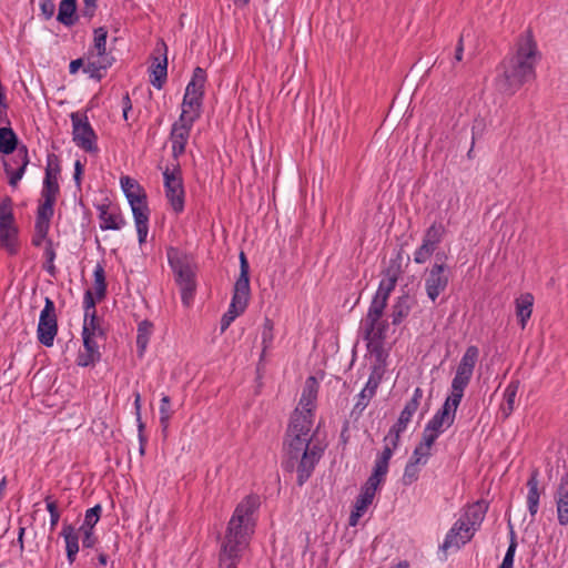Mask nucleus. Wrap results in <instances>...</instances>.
<instances>
[{"label":"nucleus","mask_w":568,"mask_h":568,"mask_svg":"<svg viewBox=\"0 0 568 568\" xmlns=\"http://www.w3.org/2000/svg\"><path fill=\"white\" fill-rule=\"evenodd\" d=\"M385 446L381 455L376 458L374 467L379 468L383 471H388V463L393 456V452L398 445H393L388 439V434L384 438Z\"/></svg>","instance_id":"obj_34"},{"label":"nucleus","mask_w":568,"mask_h":568,"mask_svg":"<svg viewBox=\"0 0 568 568\" xmlns=\"http://www.w3.org/2000/svg\"><path fill=\"white\" fill-rule=\"evenodd\" d=\"M61 536L65 541L68 561L73 564L79 551V532L72 525L64 524L62 527Z\"/></svg>","instance_id":"obj_27"},{"label":"nucleus","mask_w":568,"mask_h":568,"mask_svg":"<svg viewBox=\"0 0 568 568\" xmlns=\"http://www.w3.org/2000/svg\"><path fill=\"white\" fill-rule=\"evenodd\" d=\"M196 121V114H180L176 122L173 123L170 140L172 142V154L175 159L185 152V146L190 138L193 123Z\"/></svg>","instance_id":"obj_13"},{"label":"nucleus","mask_w":568,"mask_h":568,"mask_svg":"<svg viewBox=\"0 0 568 568\" xmlns=\"http://www.w3.org/2000/svg\"><path fill=\"white\" fill-rule=\"evenodd\" d=\"M436 248L437 246H434L422 241V244L414 252V262L417 264L426 263L434 254Z\"/></svg>","instance_id":"obj_44"},{"label":"nucleus","mask_w":568,"mask_h":568,"mask_svg":"<svg viewBox=\"0 0 568 568\" xmlns=\"http://www.w3.org/2000/svg\"><path fill=\"white\" fill-rule=\"evenodd\" d=\"M83 65L82 59H75L70 62L69 71L71 74H74L79 71V69Z\"/></svg>","instance_id":"obj_64"},{"label":"nucleus","mask_w":568,"mask_h":568,"mask_svg":"<svg viewBox=\"0 0 568 568\" xmlns=\"http://www.w3.org/2000/svg\"><path fill=\"white\" fill-rule=\"evenodd\" d=\"M18 139L11 128H0V152L12 154L17 151Z\"/></svg>","instance_id":"obj_33"},{"label":"nucleus","mask_w":568,"mask_h":568,"mask_svg":"<svg viewBox=\"0 0 568 568\" xmlns=\"http://www.w3.org/2000/svg\"><path fill=\"white\" fill-rule=\"evenodd\" d=\"M445 234V227L442 224L433 223L424 233L423 242L438 246Z\"/></svg>","instance_id":"obj_38"},{"label":"nucleus","mask_w":568,"mask_h":568,"mask_svg":"<svg viewBox=\"0 0 568 568\" xmlns=\"http://www.w3.org/2000/svg\"><path fill=\"white\" fill-rule=\"evenodd\" d=\"M418 466H419L418 464H415V463L408 460V463L405 466L404 474L402 477L403 485L410 486L418 479V476H419V467Z\"/></svg>","instance_id":"obj_47"},{"label":"nucleus","mask_w":568,"mask_h":568,"mask_svg":"<svg viewBox=\"0 0 568 568\" xmlns=\"http://www.w3.org/2000/svg\"><path fill=\"white\" fill-rule=\"evenodd\" d=\"M382 376L374 369L368 377L365 387L357 396V402L354 405V410L362 413L369 404L371 399L376 394V389L381 383Z\"/></svg>","instance_id":"obj_24"},{"label":"nucleus","mask_w":568,"mask_h":568,"mask_svg":"<svg viewBox=\"0 0 568 568\" xmlns=\"http://www.w3.org/2000/svg\"><path fill=\"white\" fill-rule=\"evenodd\" d=\"M262 338V354L261 357H264L266 351L272 347L274 341V323L270 318H265L262 325L261 332Z\"/></svg>","instance_id":"obj_37"},{"label":"nucleus","mask_w":568,"mask_h":568,"mask_svg":"<svg viewBox=\"0 0 568 568\" xmlns=\"http://www.w3.org/2000/svg\"><path fill=\"white\" fill-rule=\"evenodd\" d=\"M78 532H79V536L81 535V537H82L83 547L92 548L95 545L97 538L94 536L93 529L79 528Z\"/></svg>","instance_id":"obj_57"},{"label":"nucleus","mask_w":568,"mask_h":568,"mask_svg":"<svg viewBox=\"0 0 568 568\" xmlns=\"http://www.w3.org/2000/svg\"><path fill=\"white\" fill-rule=\"evenodd\" d=\"M120 184L131 206L132 214L149 211L146 194L134 179L128 175L121 176Z\"/></svg>","instance_id":"obj_16"},{"label":"nucleus","mask_w":568,"mask_h":568,"mask_svg":"<svg viewBox=\"0 0 568 568\" xmlns=\"http://www.w3.org/2000/svg\"><path fill=\"white\" fill-rule=\"evenodd\" d=\"M165 196L175 213L184 210V187L179 168L166 169L163 172Z\"/></svg>","instance_id":"obj_12"},{"label":"nucleus","mask_w":568,"mask_h":568,"mask_svg":"<svg viewBox=\"0 0 568 568\" xmlns=\"http://www.w3.org/2000/svg\"><path fill=\"white\" fill-rule=\"evenodd\" d=\"M72 121V134L74 143L89 153H97V135L88 121L85 115H80L79 113L71 114Z\"/></svg>","instance_id":"obj_11"},{"label":"nucleus","mask_w":568,"mask_h":568,"mask_svg":"<svg viewBox=\"0 0 568 568\" xmlns=\"http://www.w3.org/2000/svg\"><path fill=\"white\" fill-rule=\"evenodd\" d=\"M101 513H102L101 505H95L94 507L88 509L85 511L84 521L80 526V528L93 529L100 519Z\"/></svg>","instance_id":"obj_48"},{"label":"nucleus","mask_w":568,"mask_h":568,"mask_svg":"<svg viewBox=\"0 0 568 568\" xmlns=\"http://www.w3.org/2000/svg\"><path fill=\"white\" fill-rule=\"evenodd\" d=\"M439 437V435L429 428L425 427L423 432V439L420 442L422 445L432 449L433 444Z\"/></svg>","instance_id":"obj_60"},{"label":"nucleus","mask_w":568,"mask_h":568,"mask_svg":"<svg viewBox=\"0 0 568 568\" xmlns=\"http://www.w3.org/2000/svg\"><path fill=\"white\" fill-rule=\"evenodd\" d=\"M156 52H162V55L154 57L150 67V82L156 89H162L168 77V58L166 45L163 41L158 43Z\"/></svg>","instance_id":"obj_19"},{"label":"nucleus","mask_w":568,"mask_h":568,"mask_svg":"<svg viewBox=\"0 0 568 568\" xmlns=\"http://www.w3.org/2000/svg\"><path fill=\"white\" fill-rule=\"evenodd\" d=\"M374 496L369 495L367 491H361L358 497L356 498L354 509L365 514L368 506L373 503Z\"/></svg>","instance_id":"obj_56"},{"label":"nucleus","mask_w":568,"mask_h":568,"mask_svg":"<svg viewBox=\"0 0 568 568\" xmlns=\"http://www.w3.org/2000/svg\"><path fill=\"white\" fill-rule=\"evenodd\" d=\"M154 326L153 323L144 320L139 323L136 329V348L139 357H143L151 336L153 335Z\"/></svg>","instance_id":"obj_29"},{"label":"nucleus","mask_w":568,"mask_h":568,"mask_svg":"<svg viewBox=\"0 0 568 568\" xmlns=\"http://www.w3.org/2000/svg\"><path fill=\"white\" fill-rule=\"evenodd\" d=\"M77 1L75 0H62L59 4L58 21L64 26L74 24L77 17Z\"/></svg>","instance_id":"obj_32"},{"label":"nucleus","mask_w":568,"mask_h":568,"mask_svg":"<svg viewBox=\"0 0 568 568\" xmlns=\"http://www.w3.org/2000/svg\"><path fill=\"white\" fill-rule=\"evenodd\" d=\"M40 9H41V13L42 16L49 20L53 17L54 14V11H55V6L52 1L50 0H41V3H40Z\"/></svg>","instance_id":"obj_61"},{"label":"nucleus","mask_w":568,"mask_h":568,"mask_svg":"<svg viewBox=\"0 0 568 568\" xmlns=\"http://www.w3.org/2000/svg\"><path fill=\"white\" fill-rule=\"evenodd\" d=\"M58 333L55 306L50 297L44 298V307L40 313L38 324V339L47 347H51Z\"/></svg>","instance_id":"obj_10"},{"label":"nucleus","mask_w":568,"mask_h":568,"mask_svg":"<svg viewBox=\"0 0 568 568\" xmlns=\"http://www.w3.org/2000/svg\"><path fill=\"white\" fill-rule=\"evenodd\" d=\"M53 158H48V163L45 168V175L43 182H48V180L52 183H58V174L52 172V162Z\"/></svg>","instance_id":"obj_62"},{"label":"nucleus","mask_w":568,"mask_h":568,"mask_svg":"<svg viewBox=\"0 0 568 568\" xmlns=\"http://www.w3.org/2000/svg\"><path fill=\"white\" fill-rule=\"evenodd\" d=\"M58 193H59V184L58 183H52L49 180H48V182H43L41 196L44 201L51 200V202H55Z\"/></svg>","instance_id":"obj_55"},{"label":"nucleus","mask_w":568,"mask_h":568,"mask_svg":"<svg viewBox=\"0 0 568 568\" xmlns=\"http://www.w3.org/2000/svg\"><path fill=\"white\" fill-rule=\"evenodd\" d=\"M166 256L175 282L180 286L182 302L189 306L196 287L194 258L192 255L175 247H169Z\"/></svg>","instance_id":"obj_5"},{"label":"nucleus","mask_w":568,"mask_h":568,"mask_svg":"<svg viewBox=\"0 0 568 568\" xmlns=\"http://www.w3.org/2000/svg\"><path fill=\"white\" fill-rule=\"evenodd\" d=\"M430 456V449L425 447L424 445L419 444L413 452L412 457L409 458L410 462L418 464V465H425Z\"/></svg>","instance_id":"obj_54"},{"label":"nucleus","mask_w":568,"mask_h":568,"mask_svg":"<svg viewBox=\"0 0 568 568\" xmlns=\"http://www.w3.org/2000/svg\"><path fill=\"white\" fill-rule=\"evenodd\" d=\"M134 408H135V416H136V422H138V428H139V438H140V443H141V448H140V452L141 454H144V448H143V444L145 443V438L143 436V429H144V424L142 422V418H141V394L139 392H134Z\"/></svg>","instance_id":"obj_46"},{"label":"nucleus","mask_w":568,"mask_h":568,"mask_svg":"<svg viewBox=\"0 0 568 568\" xmlns=\"http://www.w3.org/2000/svg\"><path fill=\"white\" fill-rule=\"evenodd\" d=\"M422 398L423 390L422 388L416 387L412 398L406 403L404 409L402 410L397 423L394 424L388 430V439L393 443V445H398L400 434L406 429L413 415L418 409Z\"/></svg>","instance_id":"obj_14"},{"label":"nucleus","mask_w":568,"mask_h":568,"mask_svg":"<svg viewBox=\"0 0 568 568\" xmlns=\"http://www.w3.org/2000/svg\"><path fill=\"white\" fill-rule=\"evenodd\" d=\"M385 308L379 304L371 303L367 314L362 321L363 336L367 341L368 347L378 348L386 338L388 323L382 318Z\"/></svg>","instance_id":"obj_6"},{"label":"nucleus","mask_w":568,"mask_h":568,"mask_svg":"<svg viewBox=\"0 0 568 568\" xmlns=\"http://www.w3.org/2000/svg\"><path fill=\"white\" fill-rule=\"evenodd\" d=\"M29 164L28 149L26 145H21L17 149L13 155L3 161L4 172L8 175V183L10 186L16 187L19 181L22 179L26 169Z\"/></svg>","instance_id":"obj_15"},{"label":"nucleus","mask_w":568,"mask_h":568,"mask_svg":"<svg viewBox=\"0 0 568 568\" xmlns=\"http://www.w3.org/2000/svg\"><path fill=\"white\" fill-rule=\"evenodd\" d=\"M398 280V270L395 267H388L385 271V275L379 282L378 288L371 303L379 304L384 307L387 306V301L390 293L394 291Z\"/></svg>","instance_id":"obj_23"},{"label":"nucleus","mask_w":568,"mask_h":568,"mask_svg":"<svg viewBox=\"0 0 568 568\" xmlns=\"http://www.w3.org/2000/svg\"><path fill=\"white\" fill-rule=\"evenodd\" d=\"M557 520L560 526H568V473L564 474L554 491Z\"/></svg>","instance_id":"obj_21"},{"label":"nucleus","mask_w":568,"mask_h":568,"mask_svg":"<svg viewBox=\"0 0 568 568\" xmlns=\"http://www.w3.org/2000/svg\"><path fill=\"white\" fill-rule=\"evenodd\" d=\"M248 262L244 252L240 253V275L234 285L233 292V306L241 308H246L248 297H250V278H248Z\"/></svg>","instance_id":"obj_17"},{"label":"nucleus","mask_w":568,"mask_h":568,"mask_svg":"<svg viewBox=\"0 0 568 568\" xmlns=\"http://www.w3.org/2000/svg\"><path fill=\"white\" fill-rule=\"evenodd\" d=\"M520 386L518 379L511 381L504 392V403L500 406V410L505 418H507L515 408V399Z\"/></svg>","instance_id":"obj_31"},{"label":"nucleus","mask_w":568,"mask_h":568,"mask_svg":"<svg viewBox=\"0 0 568 568\" xmlns=\"http://www.w3.org/2000/svg\"><path fill=\"white\" fill-rule=\"evenodd\" d=\"M446 255L437 254L436 262L425 276V291L428 298L434 303L445 292L449 283V267L445 264Z\"/></svg>","instance_id":"obj_9"},{"label":"nucleus","mask_w":568,"mask_h":568,"mask_svg":"<svg viewBox=\"0 0 568 568\" xmlns=\"http://www.w3.org/2000/svg\"><path fill=\"white\" fill-rule=\"evenodd\" d=\"M478 357L479 349L477 346L471 345L466 348L452 381V393L446 398L442 409L427 423V428L440 435L453 425L457 407L463 399L465 388L473 377Z\"/></svg>","instance_id":"obj_3"},{"label":"nucleus","mask_w":568,"mask_h":568,"mask_svg":"<svg viewBox=\"0 0 568 568\" xmlns=\"http://www.w3.org/2000/svg\"><path fill=\"white\" fill-rule=\"evenodd\" d=\"M101 358L100 352H90V351H83L80 352L77 357V364L81 367H87L90 365H93L94 363L99 362Z\"/></svg>","instance_id":"obj_50"},{"label":"nucleus","mask_w":568,"mask_h":568,"mask_svg":"<svg viewBox=\"0 0 568 568\" xmlns=\"http://www.w3.org/2000/svg\"><path fill=\"white\" fill-rule=\"evenodd\" d=\"M94 292L98 300H102L105 296L106 292V283H105V273L104 268L101 264H97L94 272Z\"/></svg>","instance_id":"obj_41"},{"label":"nucleus","mask_w":568,"mask_h":568,"mask_svg":"<svg viewBox=\"0 0 568 568\" xmlns=\"http://www.w3.org/2000/svg\"><path fill=\"white\" fill-rule=\"evenodd\" d=\"M83 306H84V315H85V317H89V315H91V314H97L95 301H94L93 294H92V292L90 290H88L84 293Z\"/></svg>","instance_id":"obj_58"},{"label":"nucleus","mask_w":568,"mask_h":568,"mask_svg":"<svg viewBox=\"0 0 568 568\" xmlns=\"http://www.w3.org/2000/svg\"><path fill=\"white\" fill-rule=\"evenodd\" d=\"M317 392V382L315 377L310 376L305 382L298 406L291 416L284 440V467L286 470L296 471L298 486H303L312 476L326 448L317 430L313 429Z\"/></svg>","instance_id":"obj_1"},{"label":"nucleus","mask_w":568,"mask_h":568,"mask_svg":"<svg viewBox=\"0 0 568 568\" xmlns=\"http://www.w3.org/2000/svg\"><path fill=\"white\" fill-rule=\"evenodd\" d=\"M55 256L57 255H55V251H54L52 241L47 240V245L44 248L45 263L43 265V268L53 277L57 274V267L54 265Z\"/></svg>","instance_id":"obj_43"},{"label":"nucleus","mask_w":568,"mask_h":568,"mask_svg":"<svg viewBox=\"0 0 568 568\" xmlns=\"http://www.w3.org/2000/svg\"><path fill=\"white\" fill-rule=\"evenodd\" d=\"M106 29L103 27L97 28L94 30L93 47L90 51L100 53L106 52Z\"/></svg>","instance_id":"obj_45"},{"label":"nucleus","mask_w":568,"mask_h":568,"mask_svg":"<svg viewBox=\"0 0 568 568\" xmlns=\"http://www.w3.org/2000/svg\"><path fill=\"white\" fill-rule=\"evenodd\" d=\"M140 245L145 243L149 233V211L133 214Z\"/></svg>","instance_id":"obj_35"},{"label":"nucleus","mask_w":568,"mask_h":568,"mask_svg":"<svg viewBox=\"0 0 568 568\" xmlns=\"http://www.w3.org/2000/svg\"><path fill=\"white\" fill-rule=\"evenodd\" d=\"M488 510V504L485 500H478L471 505H469L464 514L462 515V519H465L467 524H469L471 529H479L485 515Z\"/></svg>","instance_id":"obj_25"},{"label":"nucleus","mask_w":568,"mask_h":568,"mask_svg":"<svg viewBox=\"0 0 568 568\" xmlns=\"http://www.w3.org/2000/svg\"><path fill=\"white\" fill-rule=\"evenodd\" d=\"M47 510L50 514V528L53 530L60 520V513L58 510L57 501L51 499L50 496L45 497Z\"/></svg>","instance_id":"obj_53"},{"label":"nucleus","mask_w":568,"mask_h":568,"mask_svg":"<svg viewBox=\"0 0 568 568\" xmlns=\"http://www.w3.org/2000/svg\"><path fill=\"white\" fill-rule=\"evenodd\" d=\"M538 470L534 469L527 480V507L529 514L535 517L539 509V499L541 491L539 489Z\"/></svg>","instance_id":"obj_26"},{"label":"nucleus","mask_w":568,"mask_h":568,"mask_svg":"<svg viewBox=\"0 0 568 568\" xmlns=\"http://www.w3.org/2000/svg\"><path fill=\"white\" fill-rule=\"evenodd\" d=\"M50 225L41 222H36L34 225V234L32 237V244L37 247L41 246L43 241L47 242V235L49 232Z\"/></svg>","instance_id":"obj_49"},{"label":"nucleus","mask_w":568,"mask_h":568,"mask_svg":"<svg viewBox=\"0 0 568 568\" xmlns=\"http://www.w3.org/2000/svg\"><path fill=\"white\" fill-rule=\"evenodd\" d=\"M83 337V347L85 351L90 352H100L99 351V339H102L103 337L100 336H93V335H82Z\"/></svg>","instance_id":"obj_59"},{"label":"nucleus","mask_w":568,"mask_h":568,"mask_svg":"<svg viewBox=\"0 0 568 568\" xmlns=\"http://www.w3.org/2000/svg\"><path fill=\"white\" fill-rule=\"evenodd\" d=\"M54 204L55 202H51V200H43V202L38 207L36 222H41L50 225V221L54 212Z\"/></svg>","instance_id":"obj_42"},{"label":"nucleus","mask_w":568,"mask_h":568,"mask_svg":"<svg viewBox=\"0 0 568 568\" xmlns=\"http://www.w3.org/2000/svg\"><path fill=\"white\" fill-rule=\"evenodd\" d=\"M87 60L84 72L99 81L103 77L102 72L113 64L114 58L108 52L100 53L89 51Z\"/></svg>","instance_id":"obj_22"},{"label":"nucleus","mask_w":568,"mask_h":568,"mask_svg":"<svg viewBox=\"0 0 568 568\" xmlns=\"http://www.w3.org/2000/svg\"><path fill=\"white\" fill-rule=\"evenodd\" d=\"M516 548H517V541H516L515 532H514V530H511L510 531V542H509L508 549L506 551V555L504 557V560L499 567L513 568Z\"/></svg>","instance_id":"obj_51"},{"label":"nucleus","mask_w":568,"mask_h":568,"mask_svg":"<svg viewBox=\"0 0 568 568\" xmlns=\"http://www.w3.org/2000/svg\"><path fill=\"white\" fill-rule=\"evenodd\" d=\"M0 246L11 255L18 252V227L12 212V200L9 196L0 203Z\"/></svg>","instance_id":"obj_7"},{"label":"nucleus","mask_w":568,"mask_h":568,"mask_svg":"<svg viewBox=\"0 0 568 568\" xmlns=\"http://www.w3.org/2000/svg\"><path fill=\"white\" fill-rule=\"evenodd\" d=\"M469 526L470 525L467 524L465 519L459 518L447 532L443 544V549H459L462 546L467 544L477 531V529H471Z\"/></svg>","instance_id":"obj_18"},{"label":"nucleus","mask_w":568,"mask_h":568,"mask_svg":"<svg viewBox=\"0 0 568 568\" xmlns=\"http://www.w3.org/2000/svg\"><path fill=\"white\" fill-rule=\"evenodd\" d=\"M534 296L530 293L521 294L516 300V315L519 318L523 328L526 327L527 321L532 313Z\"/></svg>","instance_id":"obj_30"},{"label":"nucleus","mask_w":568,"mask_h":568,"mask_svg":"<svg viewBox=\"0 0 568 568\" xmlns=\"http://www.w3.org/2000/svg\"><path fill=\"white\" fill-rule=\"evenodd\" d=\"M205 82V71L202 68L196 67L193 71L192 79L185 89L181 114H196V119L200 118Z\"/></svg>","instance_id":"obj_8"},{"label":"nucleus","mask_w":568,"mask_h":568,"mask_svg":"<svg viewBox=\"0 0 568 568\" xmlns=\"http://www.w3.org/2000/svg\"><path fill=\"white\" fill-rule=\"evenodd\" d=\"M539 60V51L530 29L521 33L516 42L514 55L505 59L500 65V88L514 94L526 82L535 79L536 64Z\"/></svg>","instance_id":"obj_2"},{"label":"nucleus","mask_w":568,"mask_h":568,"mask_svg":"<svg viewBox=\"0 0 568 568\" xmlns=\"http://www.w3.org/2000/svg\"><path fill=\"white\" fill-rule=\"evenodd\" d=\"M159 414L162 432L165 433L169 428L170 419L173 415V410L171 408V399L168 395H163L161 398Z\"/></svg>","instance_id":"obj_39"},{"label":"nucleus","mask_w":568,"mask_h":568,"mask_svg":"<svg viewBox=\"0 0 568 568\" xmlns=\"http://www.w3.org/2000/svg\"><path fill=\"white\" fill-rule=\"evenodd\" d=\"M245 308H239L237 306H233V302H231V305L229 307V311L223 315L221 320V331L224 332L227 329V327L231 325V323L243 312Z\"/></svg>","instance_id":"obj_52"},{"label":"nucleus","mask_w":568,"mask_h":568,"mask_svg":"<svg viewBox=\"0 0 568 568\" xmlns=\"http://www.w3.org/2000/svg\"><path fill=\"white\" fill-rule=\"evenodd\" d=\"M82 335H93L104 337V332L100 325L97 314H91L89 317L84 316Z\"/></svg>","instance_id":"obj_40"},{"label":"nucleus","mask_w":568,"mask_h":568,"mask_svg":"<svg viewBox=\"0 0 568 568\" xmlns=\"http://www.w3.org/2000/svg\"><path fill=\"white\" fill-rule=\"evenodd\" d=\"M386 471L374 467L372 475L368 477L361 491H367L369 495L375 497L378 486L384 481Z\"/></svg>","instance_id":"obj_36"},{"label":"nucleus","mask_w":568,"mask_h":568,"mask_svg":"<svg viewBox=\"0 0 568 568\" xmlns=\"http://www.w3.org/2000/svg\"><path fill=\"white\" fill-rule=\"evenodd\" d=\"M412 311V300L408 295H402L396 298L395 303L392 306V324L397 326L399 325L410 313Z\"/></svg>","instance_id":"obj_28"},{"label":"nucleus","mask_w":568,"mask_h":568,"mask_svg":"<svg viewBox=\"0 0 568 568\" xmlns=\"http://www.w3.org/2000/svg\"><path fill=\"white\" fill-rule=\"evenodd\" d=\"M83 174V165L82 163L77 160L75 163H74V174H73V179H74V182L77 184L78 187H80L81 185V176Z\"/></svg>","instance_id":"obj_63"},{"label":"nucleus","mask_w":568,"mask_h":568,"mask_svg":"<svg viewBox=\"0 0 568 568\" xmlns=\"http://www.w3.org/2000/svg\"><path fill=\"white\" fill-rule=\"evenodd\" d=\"M97 209L101 230L118 231L126 224L119 207L111 204H100Z\"/></svg>","instance_id":"obj_20"},{"label":"nucleus","mask_w":568,"mask_h":568,"mask_svg":"<svg viewBox=\"0 0 568 568\" xmlns=\"http://www.w3.org/2000/svg\"><path fill=\"white\" fill-rule=\"evenodd\" d=\"M260 506L257 496H246L235 508L226 529L220 562L239 559L243 550L248 546L251 536L254 532V513Z\"/></svg>","instance_id":"obj_4"}]
</instances>
